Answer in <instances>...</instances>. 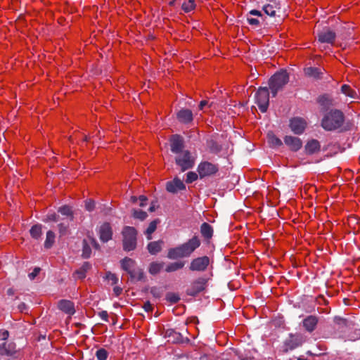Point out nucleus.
Wrapping results in <instances>:
<instances>
[{
  "label": "nucleus",
  "instance_id": "nucleus-12",
  "mask_svg": "<svg viewBox=\"0 0 360 360\" xmlns=\"http://www.w3.org/2000/svg\"><path fill=\"white\" fill-rule=\"evenodd\" d=\"M304 342L303 336L301 334H290L289 338L285 340V345L286 347L285 352L288 349H293L300 346Z\"/></svg>",
  "mask_w": 360,
  "mask_h": 360
},
{
  "label": "nucleus",
  "instance_id": "nucleus-21",
  "mask_svg": "<svg viewBox=\"0 0 360 360\" xmlns=\"http://www.w3.org/2000/svg\"><path fill=\"white\" fill-rule=\"evenodd\" d=\"M178 120L184 124H188L193 121L192 111L189 109H181L176 115Z\"/></svg>",
  "mask_w": 360,
  "mask_h": 360
},
{
  "label": "nucleus",
  "instance_id": "nucleus-29",
  "mask_svg": "<svg viewBox=\"0 0 360 360\" xmlns=\"http://www.w3.org/2000/svg\"><path fill=\"white\" fill-rule=\"evenodd\" d=\"M162 240L150 242L148 245V252L152 255L157 254L158 252H160V250H162Z\"/></svg>",
  "mask_w": 360,
  "mask_h": 360
},
{
  "label": "nucleus",
  "instance_id": "nucleus-18",
  "mask_svg": "<svg viewBox=\"0 0 360 360\" xmlns=\"http://www.w3.org/2000/svg\"><path fill=\"white\" fill-rule=\"evenodd\" d=\"M260 19H262V13L257 10H251L247 14V20L248 23L252 26H259Z\"/></svg>",
  "mask_w": 360,
  "mask_h": 360
},
{
  "label": "nucleus",
  "instance_id": "nucleus-40",
  "mask_svg": "<svg viewBox=\"0 0 360 360\" xmlns=\"http://www.w3.org/2000/svg\"><path fill=\"white\" fill-rule=\"evenodd\" d=\"M166 300L172 304H175L179 302L180 297L176 293L169 292L166 295Z\"/></svg>",
  "mask_w": 360,
  "mask_h": 360
},
{
  "label": "nucleus",
  "instance_id": "nucleus-30",
  "mask_svg": "<svg viewBox=\"0 0 360 360\" xmlns=\"http://www.w3.org/2000/svg\"><path fill=\"white\" fill-rule=\"evenodd\" d=\"M267 139L271 147H279L283 145L282 141L272 132L268 133Z\"/></svg>",
  "mask_w": 360,
  "mask_h": 360
},
{
  "label": "nucleus",
  "instance_id": "nucleus-60",
  "mask_svg": "<svg viewBox=\"0 0 360 360\" xmlns=\"http://www.w3.org/2000/svg\"><path fill=\"white\" fill-rule=\"evenodd\" d=\"M298 360H303V359L299 358V359H298Z\"/></svg>",
  "mask_w": 360,
  "mask_h": 360
},
{
  "label": "nucleus",
  "instance_id": "nucleus-4",
  "mask_svg": "<svg viewBox=\"0 0 360 360\" xmlns=\"http://www.w3.org/2000/svg\"><path fill=\"white\" fill-rule=\"evenodd\" d=\"M289 76L285 70H281L274 74L269 80V89L273 96H276L278 91L288 82Z\"/></svg>",
  "mask_w": 360,
  "mask_h": 360
},
{
  "label": "nucleus",
  "instance_id": "nucleus-46",
  "mask_svg": "<svg viewBox=\"0 0 360 360\" xmlns=\"http://www.w3.org/2000/svg\"><path fill=\"white\" fill-rule=\"evenodd\" d=\"M85 207L88 211H92L95 207V202L91 200L85 202Z\"/></svg>",
  "mask_w": 360,
  "mask_h": 360
},
{
  "label": "nucleus",
  "instance_id": "nucleus-3",
  "mask_svg": "<svg viewBox=\"0 0 360 360\" xmlns=\"http://www.w3.org/2000/svg\"><path fill=\"white\" fill-rule=\"evenodd\" d=\"M122 269L127 271L133 281H141L144 278L143 270L136 266V262L133 259L124 257L120 261Z\"/></svg>",
  "mask_w": 360,
  "mask_h": 360
},
{
  "label": "nucleus",
  "instance_id": "nucleus-42",
  "mask_svg": "<svg viewBox=\"0 0 360 360\" xmlns=\"http://www.w3.org/2000/svg\"><path fill=\"white\" fill-rule=\"evenodd\" d=\"M133 216L136 219H139L140 220H144L147 217L148 214L146 212L139 210H134Z\"/></svg>",
  "mask_w": 360,
  "mask_h": 360
},
{
  "label": "nucleus",
  "instance_id": "nucleus-9",
  "mask_svg": "<svg viewBox=\"0 0 360 360\" xmlns=\"http://www.w3.org/2000/svg\"><path fill=\"white\" fill-rule=\"evenodd\" d=\"M210 264V258L207 256L197 257L190 264L189 269L193 271H204Z\"/></svg>",
  "mask_w": 360,
  "mask_h": 360
},
{
  "label": "nucleus",
  "instance_id": "nucleus-51",
  "mask_svg": "<svg viewBox=\"0 0 360 360\" xmlns=\"http://www.w3.org/2000/svg\"><path fill=\"white\" fill-rule=\"evenodd\" d=\"M99 316L105 321H108V314L106 311H101L98 313Z\"/></svg>",
  "mask_w": 360,
  "mask_h": 360
},
{
  "label": "nucleus",
  "instance_id": "nucleus-59",
  "mask_svg": "<svg viewBox=\"0 0 360 360\" xmlns=\"http://www.w3.org/2000/svg\"><path fill=\"white\" fill-rule=\"evenodd\" d=\"M149 211H150V212H153V211H154V207H150L149 208Z\"/></svg>",
  "mask_w": 360,
  "mask_h": 360
},
{
  "label": "nucleus",
  "instance_id": "nucleus-2",
  "mask_svg": "<svg viewBox=\"0 0 360 360\" xmlns=\"http://www.w3.org/2000/svg\"><path fill=\"white\" fill-rule=\"evenodd\" d=\"M345 121L343 113L338 110H330L323 118L321 126L327 131H333L340 129Z\"/></svg>",
  "mask_w": 360,
  "mask_h": 360
},
{
  "label": "nucleus",
  "instance_id": "nucleus-14",
  "mask_svg": "<svg viewBox=\"0 0 360 360\" xmlns=\"http://www.w3.org/2000/svg\"><path fill=\"white\" fill-rule=\"evenodd\" d=\"M335 33L329 29H325L318 34V40L320 43L333 44L335 39Z\"/></svg>",
  "mask_w": 360,
  "mask_h": 360
},
{
  "label": "nucleus",
  "instance_id": "nucleus-39",
  "mask_svg": "<svg viewBox=\"0 0 360 360\" xmlns=\"http://www.w3.org/2000/svg\"><path fill=\"white\" fill-rule=\"evenodd\" d=\"M91 250L90 246L88 245L86 240H83V248H82V257L84 258H89L91 256Z\"/></svg>",
  "mask_w": 360,
  "mask_h": 360
},
{
  "label": "nucleus",
  "instance_id": "nucleus-8",
  "mask_svg": "<svg viewBox=\"0 0 360 360\" xmlns=\"http://www.w3.org/2000/svg\"><path fill=\"white\" fill-rule=\"evenodd\" d=\"M197 171L200 178L203 179L215 174L219 171V166L217 164L203 161L198 165Z\"/></svg>",
  "mask_w": 360,
  "mask_h": 360
},
{
  "label": "nucleus",
  "instance_id": "nucleus-13",
  "mask_svg": "<svg viewBox=\"0 0 360 360\" xmlns=\"http://www.w3.org/2000/svg\"><path fill=\"white\" fill-rule=\"evenodd\" d=\"M307 127L306 121L301 117H294L290 121V127L296 134H301Z\"/></svg>",
  "mask_w": 360,
  "mask_h": 360
},
{
  "label": "nucleus",
  "instance_id": "nucleus-32",
  "mask_svg": "<svg viewBox=\"0 0 360 360\" xmlns=\"http://www.w3.org/2000/svg\"><path fill=\"white\" fill-rule=\"evenodd\" d=\"M195 8V0H185L181 5V9L185 13H189Z\"/></svg>",
  "mask_w": 360,
  "mask_h": 360
},
{
  "label": "nucleus",
  "instance_id": "nucleus-50",
  "mask_svg": "<svg viewBox=\"0 0 360 360\" xmlns=\"http://www.w3.org/2000/svg\"><path fill=\"white\" fill-rule=\"evenodd\" d=\"M143 307L144 310L147 312H150L153 309V307L149 301L145 302Z\"/></svg>",
  "mask_w": 360,
  "mask_h": 360
},
{
  "label": "nucleus",
  "instance_id": "nucleus-28",
  "mask_svg": "<svg viewBox=\"0 0 360 360\" xmlns=\"http://www.w3.org/2000/svg\"><path fill=\"white\" fill-rule=\"evenodd\" d=\"M164 262H153L148 266V271L152 275H156L160 272L164 267Z\"/></svg>",
  "mask_w": 360,
  "mask_h": 360
},
{
  "label": "nucleus",
  "instance_id": "nucleus-45",
  "mask_svg": "<svg viewBox=\"0 0 360 360\" xmlns=\"http://www.w3.org/2000/svg\"><path fill=\"white\" fill-rule=\"evenodd\" d=\"M150 292L153 295V296L156 298L160 297L162 295V290L158 287H152L150 288Z\"/></svg>",
  "mask_w": 360,
  "mask_h": 360
},
{
  "label": "nucleus",
  "instance_id": "nucleus-26",
  "mask_svg": "<svg viewBox=\"0 0 360 360\" xmlns=\"http://www.w3.org/2000/svg\"><path fill=\"white\" fill-rule=\"evenodd\" d=\"M304 73L306 75L315 79H319L321 77L323 72L319 68L308 67L304 68Z\"/></svg>",
  "mask_w": 360,
  "mask_h": 360
},
{
  "label": "nucleus",
  "instance_id": "nucleus-11",
  "mask_svg": "<svg viewBox=\"0 0 360 360\" xmlns=\"http://www.w3.org/2000/svg\"><path fill=\"white\" fill-rule=\"evenodd\" d=\"M207 280L203 278H199L194 281L190 288L187 290L189 295L195 296L199 292L205 290L206 286Z\"/></svg>",
  "mask_w": 360,
  "mask_h": 360
},
{
  "label": "nucleus",
  "instance_id": "nucleus-41",
  "mask_svg": "<svg viewBox=\"0 0 360 360\" xmlns=\"http://www.w3.org/2000/svg\"><path fill=\"white\" fill-rule=\"evenodd\" d=\"M108 354V352L103 348L98 349L96 353V356L98 360H106Z\"/></svg>",
  "mask_w": 360,
  "mask_h": 360
},
{
  "label": "nucleus",
  "instance_id": "nucleus-15",
  "mask_svg": "<svg viewBox=\"0 0 360 360\" xmlns=\"http://www.w3.org/2000/svg\"><path fill=\"white\" fill-rule=\"evenodd\" d=\"M16 352V345L14 342H3L0 344V356H13Z\"/></svg>",
  "mask_w": 360,
  "mask_h": 360
},
{
  "label": "nucleus",
  "instance_id": "nucleus-49",
  "mask_svg": "<svg viewBox=\"0 0 360 360\" xmlns=\"http://www.w3.org/2000/svg\"><path fill=\"white\" fill-rule=\"evenodd\" d=\"M9 337V332L6 330H0V338L2 340H6Z\"/></svg>",
  "mask_w": 360,
  "mask_h": 360
},
{
  "label": "nucleus",
  "instance_id": "nucleus-22",
  "mask_svg": "<svg viewBox=\"0 0 360 360\" xmlns=\"http://www.w3.org/2000/svg\"><path fill=\"white\" fill-rule=\"evenodd\" d=\"M280 9L278 4L274 1H271L269 4H266L263 7L264 13L271 17H274L276 15L277 11Z\"/></svg>",
  "mask_w": 360,
  "mask_h": 360
},
{
  "label": "nucleus",
  "instance_id": "nucleus-34",
  "mask_svg": "<svg viewBox=\"0 0 360 360\" xmlns=\"http://www.w3.org/2000/svg\"><path fill=\"white\" fill-rule=\"evenodd\" d=\"M55 233L52 231H49L46 233V237L44 242V247L47 249L52 247L55 242Z\"/></svg>",
  "mask_w": 360,
  "mask_h": 360
},
{
  "label": "nucleus",
  "instance_id": "nucleus-38",
  "mask_svg": "<svg viewBox=\"0 0 360 360\" xmlns=\"http://www.w3.org/2000/svg\"><path fill=\"white\" fill-rule=\"evenodd\" d=\"M341 91L344 94L349 97L355 98L356 96V92L352 89L351 87L347 84L342 85L341 87Z\"/></svg>",
  "mask_w": 360,
  "mask_h": 360
},
{
  "label": "nucleus",
  "instance_id": "nucleus-37",
  "mask_svg": "<svg viewBox=\"0 0 360 360\" xmlns=\"http://www.w3.org/2000/svg\"><path fill=\"white\" fill-rule=\"evenodd\" d=\"M69 221H70L66 220L65 221H63L58 225L60 237L68 234L69 230Z\"/></svg>",
  "mask_w": 360,
  "mask_h": 360
},
{
  "label": "nucleus",
  "instance_id": "nucleus-10",
  "mask_svg": "<svg viewBox=\"0 0 360 360\" xmlns=\"http://www.w3.org/2000/svg\"><path fill=\"white\" fill-rule=\"evenodd\" d=\"M169 145L171 151L175 155L185 150L184 140L180 135H172L169 139Z\"/></svg>",
  "mask_w": 360,
  "mask_h": 360
},
{
  "label": "nucleus",
  "instance_id": "nucleus-31",
  "mask_svg": "<svg viewBox=\"0 0 360 360\" xmlns=\"http://www.w3.org/2000/svg\"><path fill=\"white\" fill-rule=\"evenodd\" d=\"M184 262L181 261L170 263L166 266L165 271L167 272H174L179 269H181L184 266Z\"/></svg>",
  "mask_w": 360,
  "mask_h": 360
},
{
  "label": "nucleus",
  "instance_id": "nucleus-7",
  "mask_svg": "<svg viewBox=\"0 0 360 360\" xmlns=\"http://www.w3.org/2000/svg\"><path fill=\"white\" fill-rule=\"evenodd\" d=\"M255 100L260 111L265 112L269 103V89L267 87H259L255 94Z\"/></svg>",
  "mask_w": 360,
  "mask_h": 360
},
{
  "label": "nucleus",
  "instance_id": "nucleus-25",
  "mask_svg": "<svg viewBox=\"0 0 360 360\" xmlns=\"http://www.w3.org/2000/svg\"><path fill=\"white\" fill-rule=\"evenodd\" d=\"M91 268V265L89 262H84L82 266L75 271V275L77 278L83 279L86 277V272Z\"/></svg>",
  "mask_w": 360,
  "mask_h": 360
},
{
  "label": "nucleus",
  "instance_id": "nucleus-58",
  "mask_svg": "<svg viewBox=\"0 0 360 360\" xmlns=\"http://www.w3.org/2000/svg\"><path fill=\"white\" fill-rule=\"evenodd\" d=\"M175 1L176 0H170V1L169 2V5L171 6H174Z\"/></svg>",
  "mask_w": 360,
  "mask_h": 360
},
{
  "label": "nucleus",
  "instance_id": "nucleus-36",
  "mask_svg": "<svg viewBox=\"0 0 360 360\" xmlns=\"http://www.w3.org/2000/svg\"><path fill=\"white\" fill-rule=\"evenodd\" d=\"M158 222V220H153L150 223L147 228L145 234L146 235L148 240H150L152 238L151 235L156 230Z\"/></svg>",
  "mask_w": 360,
  "mask_h": 360
},
{
  "label": "nucleus",
  "instance_id": "nucleus-47",
  "mask_svg": "<svg viewBox=\"0 0 360 360\" xmlns=\"http://www.w3.org/2000/svg\"><path fill=\"white\" fill-rule=\"evenodd\" d=\"M59 216L57 215L56 213H51L46 215V221H58Z\"/></svg>",
  "mask_w": 360,
  "mask_h": 360
},
{
  "label": "nucleus",
  "instance_id": "nucleus-16",
  "mask_svg": "<svg viewBox=\"0 0 360 360\" xmlns=\"http://www.w3.org/2000/svg\"><path fill=\"white\" fill-rule=\"evenodd\" d=\"M112 231L109 223H104L99 228V237L101 241L108 242L112 238Z\"/></svg>",
  "mask_w": 360,
  "mask_h": 360
},
{
  "label": "nucleus",
  "instance_id": "nucleus-23",
  "mask_svg": "<svg viewBox=\"0 0 360 360\" xmlns=\"http://www.w3.org/2000/svg\"><path fill=\"white\" fill-rule=\"evenodd\" d=\"M321 145L319 141L311 139L309 141L305 146V151L307 154H314L320 150Z\"/></svg>",
  "mask_w": 360,
  "mask_h": 360
},
{
  "label": "nucleus",
  "instance_id": "nucleus-56",
  "mask_svg": "<svg viewBox=\"0 0 360 360\" xmlns=\"http://www.w3.org/2000/svg\"><path fill=\"white\" fill-rule=\"evenodd\" d=\"M91 243H92L94 247L96 249H98L99 248V245L98 244V243L94 239H91Z\"/></svg>",
  "mask_w": 360,
  "mask_h": 360
},
{
  "label": "nucleus",
  "instance_id": "nucleus-17",
  "mask_svg": "<svg viewBox=\"0 0 360 360\" xmlns=\"http://www.w3.org/2000/svg\"><path fill=\"white\" fill-rule=\"evenodd\" d=\"M284 142L292 151H297L302 146L300 139L292 136H286L284 138Z\"/></svg>",
  "mask_w": 360,
  "mask_h": 360
},
{
  "label": "nucleus",
  "instance_id": "nucleus-54",
  "mask_svg": "<svg viewBox=\"0 0 360 360\" xmlns=\"http://www.w3.org/2000/svg\"><path fill=\"white\" fill-rule=\"evenodd\" d=\"M139 200H140V203H139V205L141 207H144L146 205V202L147 200V198L146 196L144 195H140L139 198Z\"/></svg>",
  "mask_w": 360,
  "mask_h": 360
},
{
  "label": "nucleus",
  "instance_id": "nucleus-6",
  "mask_svg": "<svg viewBox=\"0 0 360 360\" xmlns=\"http://www.w3.org/2000/svg\"><path fill=\"white\" fill-rule=\"evenodd\" d=\"M195 162V157L188 150L176 154L175 163L182 172L192 168Z\"/></svg>",
  "mask_w": 360,
  "mask_h": 360
},
{
  "label": "nucleus",
  "instance_id": "nucleus-53",
  "mask_svg": "<svg viewBox=\"0 0 360 360\" xmlns=\"http://www.w3.org/2000/svg\"><path fill=\"white\" fill-rule=\"evenodd\" d=\"M113 292H114V293H115V296H117H117H119L120 295H121V294H122V288H120V287H119V286H115V287H114V288H113Z\"/></svg>",
  "mask_w": 360,
  "mask_h": 360
},
{
  "label": "nucleus",
  "instance_id": "nucleus-24",
  "mask_svg": "<svg viewBox=\"0 0 360 360\" xmlns=\"http://www.w3.org/2000/svg\"><path fill=\"white\" fill-rule=\"evenodd\" d=\"M58 308L69 314H73L75 311L73 303L69 300H60L58 303Z\"/></svg>",
  "mask_w": 360,
  "mask_h": 360
},
{
  "label": "nucleus",
  "instance_id": "nucleus-55",
  "mask_svg": "<svg viewBox=\"0 0 360 360\" xmlns=\"http://www.w3.org/2000/svg\"><path fill=\"white\" fill-rule=\"evenodd\" d=\"M208 104V102L207 101H200V105H199V109L200 110H202L203 108L207 105Z\"/></svg>",
  "mask_w": 360,
  "mask_h": 360
},
{
  "label": "nucleus",
  "instance_id": "nucleus-35",
  "mask_svg": "<svg viewBox=\"0 0 360 360\" xmlns=\"http://www.w3.org/2000/svg\"><path fill=\"white\" fill-rule=\"evenodd\" d=\"M41 228L42 226L41 224H36L33 226L30 231L32 237L35 239L39 238L42 233Z\"/></svg>",
  "mask_w": 360,
  "mask_h": 360
},
{
  "label": "nucleus",
  "instance_id": "nucleus-57",
  "mask_svg": "<svg viewBox=\"0 0 360 360\" xmlns=\"http://www.w3.org/2000/svg\"><path fill=\"white\" fill-rule=\"evenodd\" d=\"M131 202H132L133 203H135V202H136V201H137V198H136V197H135V196H131Z\"/></svg>",
  "mask_w": 360,
  "mask_h": 360
},
{
  "label": "nucleus",
  "instance_id": "nucleus-43",
  "mask_svg": "<svg viewBox=\"0 0 360 360\" xmlns=\"http://www.w3.org/2000/svg\"><path fill=\"white\" fill-rule=\"evenodd\" d=\"M105 278L109 281H111L112 283V285H115L118 282V278L117 276H116V274H113V273H111L110 271L107 272L106 273V275H105Z\"/></svg>",
  "mask_w": 360,
  "mask_h": 360
},
{
  "label": "nucleus",
  "instance_id": "nucleus-19",
  "mask_svg": "<svg viewBox=\"0 0 360 360\" xmlns=\"http://www.w3.org/2000/svg\"><path fill=\"white\" fill-rule=\"evenodd\" d=\"M185 188L186 187L183 181L178 178L174 179L173 181H168L166 185L167 191L173 193H175L179 191L184 190Z\"/></svg>",
  "mask_w": 360,
  "mask_h": 360
},
{
  "label": "nucleus",
  "instance_id": "nucleus-5",
  "mask_svg": "<svg viewBox=\"0 0 360 360\" xmlns=\"http://www.w3.org/2000/svg\"><path fill=\"white\" fill-rule=\"evenodd\" d=\"M123 249L131 251L136 248L137 231L132 226H124L122 231Z\"/></svg>",
  "mask_w": 360,
  "mask_h": 360
},
{
  "label": "nucleus",
  "instance_id": "nucleus-27",
  "mask_svg": "<svg viewBox=\"0 0 360 360\" xmlns=\"http://www.w3.org/2000/svg\"><path fill=\"white\" fill-rule=\"evenodd\" d=\"M200 233L206 239H210L213 235V229L207 223L204 222L200 226Z\"/></svg>",
  "mask_w": 360,
  "mask_h": 360
},
{
  "label": "nucleus",
  "instance_id": "nucleus-1",
  "mask_svg": "<svg viewBox=\"0 0 360 360\" xmlns=\"http://www.w3.org/2000/svg\"><path fill=\"white\" fill-rule=\"evenodd\" d=\"M201 243L199 238L196 236L189 239L176 248H171L168 250L167 257L171 259H177L190 257L191 255L200 247Z\"/></svg>",
  "mask_w": 360,
  "mask_h": 360
},
{
  "label": "nucleus",
  "instance_id": "nucleus-48",
  "mask_svg": "<svg viewBox=\"0 0 360 360\" xmlns=\"http://www.w3.org/2000/svg\"><path fill=\"white\" fill-rule=\"evenodd\" d=\"M40 270L41 269L39 267L34 268V270L32 271V272L29 274V278L31 280H34L35 278V277L39 274Z\"/></svg>",
  "mask_w": 360,
  "mask_h": 360
},
{
  "label": "nucleus",
  "instance_id": "nucleus-33",
  "mask_svg": "<svg viewBox=\"0 0 360 360\" xmlns=\"http://www.w3.org/2000/svg\"><path fill=\"white\" fill-rule=\"evenodd\" d=\"M58 212L63 215L67 217V220H73V212L70 207L65 205L58 209Z\"/></svg>",
  "mask_w": 360,
  "mask_h": 360
},
{
  "label": "nucleus",
  "instance_id": "nucleus-52",
  "mask_svg": "<svg viewBox=\"0 0 360 360\" xmlns=\"http://www.w3.org/2000/svg\"><path fill=\"white\" fill-rule=\"evenodd\" d=\"M319 102L321 105H328L329 103V100L326 96H323L319 98Z\"/></svg>",
  "mask_w": 360,
  "mask_h": 360
},
{
  "label": "nucleus",
  "instance_id": "nucleus-44",
  "mask_svg": "<svg viewBox=\"0 0 360 360\" xmlns=\"http://www.w3.org/2000/svg\"><path fill=\"white\" fill-rule=\"evenodd\" d=\"M198 179V174L194 172H189L186 174V182L188 184L192 183L197 180Z\"/></svg>",
  "mask_w": 360,
  "mask_h": 360
},
{
  "label": "nucleus",
  "instance_id": "nucleus-20",
  "mask_svg": "<svg viewBox=\"0 0 360 360\" xmlns=\"http://www.w3.org/2000/svg\"><path fill=\"white\" fill-rule=\"evenodd\" d=\"M318 322V317L311 315L308 316L303 320L302 324L307 331L311 333L316 329Z\"/></svg>",
  "mask_w": 360,
  "mask_h": 360
}]
</instances>
